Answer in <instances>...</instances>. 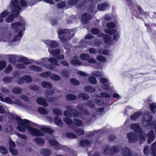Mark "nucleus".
<instances>
[{"label":"nucleus","mask_w":156,"mask_h":156,"mask_svg":"<svg viewBox=\"0 0 156 156\" xmlns=\"http://www.w3.org/2000/svg\"><path fill=\"white\" fill-rule=\"evenodd\" d=\"M5 114L9 119L16 120L18 124L17 129L21 132L25 131L27 129L30 135L34 136H41L44 135L45 133H52L54 132V129L47 126H40L26 119H23L15 114L10 113L8 108H5L4 106L0 105V114Z\"/></svg>","instance_id":"f257e3e1"},{"label":"nucleus","mask_w":156,"mask_h":156,"mask_svg":"<svg viewBox=\"0 0 156 156\" xmlns=\"http://www.w3.org/2000/svg\"><path fill=\"white\" fill-rule=\"evenodd\" d=\"M11 27L14 30L15 32L19 31L18 35H16L12 40V42H15L19 40L23 36V32L25 30V23L23 20H21L20 22H16L11 24Z\"/></svg>","instance_id":"f03ea898"},{"label":"nucleus","mask_w":156,"mask_h":156,"mask_svg":"<svg viewBox=\"0 0 156 156\" xmlns=\"http://www.w3.org/2000/svg\"><path fill=\"white\" fill-rule=\"evenodd\" d=\"M66 108L68 110H65L64 112V115L65 118L63 119L64 122L67 124H70L73 122L72 119H69L73 116L75 117H80L81 116L80 112H77L76 110L72 109V107L69 105H67Z\"/></svg>","instance_id":"7ed1b4c3"},{"label":"nucleus","mask_w":156,"mask_h":156,"mask_svg":"<svg viewBox=\"0 0 156 156\" xmlns=\"http://www.w3.org/2000/svg\"><path fill=\"white\" fill-rule=\"evenodd\" d=\"M10 6L12 8L13 14L9 15L6 19V21L8 23L12 22L14 16H17L19 14V11L21 10V7L19 5L18 0H11Z\"/></svg>","instance_id":"20e7f679"},{"label":"nucleus","mask_w":156,"mask_h":156,"mask_svg":"<svg viewBox=\"0 0 156 156\" xmlns=\"http://www.w3.org/2000/svg\"><path fill=\"white\" fill-rule=\"evenodd\" d=\"M121 148V146L120 145L114 146L112 147H111L107 145L104 147L103 153L104 155L106 156L108 154L113 155L118 152L120 151L119 150Z\"/></svg>","instance_id":"39448f33"},{"label":"nucleus","mask_w":156,"mask_h":156,"mask_svg":"<svg viewBox=\"0 0 156 156\" xmlns=\"http://www.w3.org/2000/svg\"><path fill=\"white\" fill-rule=\"evenodd\" d=\"M91 32L93 34H98V37H103L104 42L106 44L110 45L112 44V41L110 37L108 36L101 33H99V30L97 28H93L91 30Z\"/></svg>","instance_id":"423d86ee"},{"label":"nucleus","mask_w":156,"mask_h":156,"mask_svg":"<svg viewBox=\"0 0 156 156\" xmlns=\"http://www.w3.org/2000/svg\"><path fill=\"white\" fill-rule=\"evenodd\" d=\"M48 58H44L41 59L38 61L33 60H31V61L32 64H36L38 65L49 69L51 70H55V67L51 66L50 64L48 63Z\"/></svg>","instance_id":"0eeeda50"},{"label":"nucleus","mask_w":156,"mask_h":156,"mask_svg":"<svg viewBox=\"0 0 156 156\" xmlns=\"http://www.w3.org/2000/svg\"><path fill=\"white\" fill-rule=\"evenodd\" d=\"M68 34V35H71V37H73L74 35V32L72 29L70 30H68L67 29H62L60 28L58 29V35L59 38H60V41L62 42H65L66 41V40H63L62 37V35L66 34Z\"/></svg>","instance_id":"6e6552de"},{"label":"nucleus","mask_w":156,"mask_h":156,"mask_svg":"<svg viewBox=\"0 0 156 156\" xmlns=\"http://www.w3.org/2000/svg\"><path fill=\"white\" fill-rule=\"evenodd\" d=\"M150 148L151 150L150 151L147 146L145 147L143 150L144 154L146 155H148L150 154L152 156H156V141L152 144Z\"/></svg>","instance_id":"1a4fd4ad"},{"label":"nucleus","mask_w":156,"mask_h":156,"mask_svg":"<svg viewBox=\"0 0 156 156\" xmlns=\"http://www.w3.org/2000/svg\"><path fill=\"white\" fill-rule=\"evenodd\" d=\"M87 105L90 108V109L93 113H96L100 115L103 114V113L105 110L104 108H101L96 109L93 103V102L91 101H88Z\"/></svg>","instance_id":"9d476101"},{"label":"nucleus","mask_w":156,"mask_h":156,"mask_svg":"<svg viewBox=\"0 0 156 156\" xmlns=\"http://www.w3.org/2000/svg\"><path fill=\"white\" fill-rule=\"evenodd\" d=\"M144 118L142 120L143 125L145 126H148L150 124L153 117L151 113L147 112L144 116Z\"/></svg>","instance_id":"9b49d317"},{"label":"nucleus","mask_w":156,"mask_h":156,"mask_svg":"<svg viewBox=\"0 0 156 156\" xmlns=\"http://www.w3.org/2000/svg\"><path fill=\"white\" fill-rule=\"evenodd\" d=\"M48 51L51 54L54 56H57L56 58L58 60L63 59L64 58V56L63 55H58L61 53V51L59 49H52L51 48L48 49Z\"/></svg>","instance_id":"f8f14e48"},{"label":"nucleus","mask_w":156,"mask_h":156,"mask_svg":"<svg viewBox=\"0 0 156 156\" xmlns=\"http://www.w3.org/2000/svg\"><path fill=\"white\" fill-rule=\"evenodd\" d=\"M105 32L110 35H112L115 33L113 35V39L115 41H117L119 38L120 35L118 32H116V30L115 29H113L111 30L108 29H105L104 30Z\"/></svg>","instance_id":"ddd939ff"},{"label":"nucleus","mask_w":156,"mask_h":156,"mask_svg":"<svg viewBox=\"0 0 156 156\" xmlns=\"http://www.w3.org/2000/svg\"><path fill=\"white\" fill-rule=\"evenodd\" d=\"M44 42L47 46L49 47V48L53 49L54 48L58 47V43L55 41L45 40Z\"/></svg>","instance_id":"4468645a"},{"label":"nucleus","mask_w":156,"mask_h":156,"mask_svg":"<svg viewBox=\"0 0 156 156\" xmlns=\"http://www.w3.org/2000/svg\"><path fill=\"white\" fill-rule=\"evenodd\" d=\"M80 58L81 59L86 60L89 63H94L96 62V60L92 58H90V55L87 54H81L80 56Z\"/></svg>","instance_id":"2eb2a0df"},{"label":"nucleus","mask_w":156,"mask_h":156,"mask_svg":"<svg viewBox=\"0 0 156 156\" xmlns=\"http://www.w3.org/2000/svg\"><path fill=\"white\" fill-rule=\"evenodd\" d=\"M127 138L130 143H133L136 141L137 139L136 135L133 132H130L127 134Z\"/></svg>","instance_id":"dca6fc26"},{"label":"nucleus","mask_w":156,"mask_h":156,"mask_svg":"<svg viewBox=\"0 0 156 156\" xmlns=\"http://www.w3.org/2000/svg\"><path fill=\"white\" fill-rule=\"evenodd\" d=\"M49 144L56 149L62 148L63 146L59 144L55 139H50L49 141Z\"/></svg>","instance_id":"f3484780"},{"label":"nucleus","mask_w":156,"mask_h":156,"mask_svg":"<svg viewBox=\"0 0 156 156\" xmlns=\"http://www.w3.org/2000/svg\"><path fill=\"white\" fill-rule=\"evenodd\" d=\"M13 104L20 107H22L29 112H30L31 110H32V107L30 106H27L23 105L22 104L21 101L19 100H16L15 101L13 102Z\"/></svg>","instance_id":"a211bd4d"},{"label":"nucleus","mask_w":156,"mask_h":156,"mask_svg":"<svg viewBox=\"0 0 156 156\" xmlns=\"http://www.w3.org/2000/svg\"><path fill=\"white\" fill-rule=\"evenodd\" d=\"M55 92L54 90H51L50 91H46L44 94V97L46 98L47 100L50 102H52L53 101H57L58 100H59L57 98H53L51 97L50 98V99L48 98V96L54 94Z\"/></svg>","instance_id":"6ab92c4d"},{"label":"nucleus","mask_w":156,"mask_h":156,"mask_svg":"<svg viewBox=\"0 0 156 156\" xmlns=\"http://www.w3.org/2000/svg\"><path fill=\"white\" fill-rule=\"evenodd\" d=\"M5 57L7 59L9 62L14 66L16 64V59L19 56L15 55H5Z\"/></svg>","instance_id":"aec40b11"},{"label":"nucleus","mask_w":156,"mask_h":156,"mask_svg":"<svg viewBox=\"0 0 156 156\" xmlns=\"http://www.w3.org/2000/svg\"><path fill=\"white\" fill-rule=\"evenodd\" d=\"M82 22L83 24H87L88 21L91 19L92 16L89 13H84L82 15Z\"/></svg>","instance_id":"412c9836"},{"label":"nucleus","mask_w":156,"mask_h":156,"mask_svg":"<svg viewBox=\"0 0 156 156\" xmlns=\"http://www.w3.org/2000/svg\"><path fill=\"white\" fill-rule=\"evenodd\" d=\"M32 60L28 59L24 57H20L18 59L17 62L18 63L23 62L24 64L26 65L32 63Z\"/></svg>","instance_id":"4be33fe9"},{"label":"nucleus","mask_w":156,"mask_h":156,"mask_svg":"<svg viewBox=\"0 0 156 156\" xmlns=\"http://www.w3.org/2000/svg\"><path fill=\"white\" fill-rule=\"evenodd\" d=\"M130 128L137 133L141 132L142 131L140 126L136 124H131L130 125Z\"/></svg>","instance_id":"5701e85b"},{"label":"nucleus","mask_w":156,"mask_h":156,"mask_svg":"<svg viewBox=\"0 0 156 156\" xmlns=\"http://www.w3.org/2000/svg\"><path fill=\"white\" fill-rule=\"evenodd\" d=\"M154 135L153 131H150L147 134V142L149 144L151 143L154 140Z\"/></svg>","instance_id":"b1692460"},{"label":"nucleus","mask_w":156,"mask_h":156,"mask_svg":"<svg viewBox=\"0 0 156 156\" xmlns=\"http://www.w3.org/2000/svg\"><path fill=\"white\" fill-rule=\"evenodd\" d=\"M0 101L10 104H13V103L12 100L9 97H6L4 98L0 92Z\"/></svg>","instance_id":"393cba45"},{"label":"nucleus","mask_w":156,"mask_h":156,"mask_svg":"<svg viewBox=\"0 0 156 156\" xmlns=\"http://www.w3.org/2000/svg\"><path fill=\"white\" fill-rule=\"evenodd\" d=\"M71 64L74 66H80L82 64L79 60L78 58L76 56L75 57L73 58L72 59L70 62Z\"/></svg>","instance_id":"a878e982"},{"label":"nucleus","mask_w":156,"mask_h":156,"mask_svg":"<svg viewBox=\"0 0 156 156\" xmlns=\"http://www.w3.org/2000/svg\"><path fill=\"white\" fill-rule=\"evenodd\" d=\"M37 102L39 104L44 107H46L48 105L45 99L42 97L38 98L37 100Z\"/></svg>","instance_id":"bb28decb"},{"label":"nucleus","mask_w":156,"mask_h":156,"mask_svg":"<svg viewBox=\"0 0 156 156\" xmlns=\"http://www.w3.org/2000/svg\"><path fill=\"white\" fill-rule=\"evenodd\" d=\"M109 5L107 3H104L99 5L97 8L99 11H105L108 9Z\"/></svg>","instance_id":"cd10ccee"},{"label":"nucleus","mask_w":156,"mask_h":156,"mask_svg":"<svg viewBox=\"0 0 156 156\" xmlns=\"http://www.w3.org/2000/svg\"><path fill=\"white\" fill-rule=\"evenodd\" d=\"M108 83V84H102L101 85V87L102 89L105 90L109 91V92L110 93V91L113 90V87L112 86H109V85L111 84L110 83Z\"/></svg>","instance_id":"c85d7f7f"},{"label":"nucleus","mask_w":156,"mask_h":156,"mask_svg":"<svg viewBox=\"0 0 156 156\" xmlns=\"http://www.w3.org/2000/svg\"><path fill=\"white\" fill-rule=\"evenodd\" d=\"M127 5H129V8L131 9H134L135 7V0H126Z\"/></svg>","instance_id":"c756f323"},{"label":"nucleus","mask_w":156,"mask_h":156,"mask_svg":"<svg viewBox=\"0 0 156 156\" xmlns=\"http://www.w3.org/2000/svg\"><path fill=\"white\" fill-rule=\"evenodd\" d=\"M30 70L36 72H40L42 71V69L39 67L34 65H31L29 67Z\"/></svg>","instance_id":"7c9ffc66"},{"label":"nucleus","mask_w":156,"mask_h":156,"mask_svg":"<svg viewBox=\"0 0 156 156\" xmlns=\"http://www.w3.org/2000/svg\"><path fill=\"white\" fill-rule=\"evenodd\" d=\"M33 141L38 144L40 145H43L44 143V140L39 137H36L34 139Z\"/></svg>","instance_id":"2f4dec72"},{"label":"nucleus","mask_w":156,"mask_h":156,"mask_svg":"<svg viewBox=\"0 0 156 156\" xmlns=\"http://www.w3.org/2000/svg\"><path fill=\"white\" fill-rule=\"evenodd\" d=\"M92 143L90 140H83L80 143V145L82 146H90Z\"/></svg>","instance_id":"473e14b6"},{"label":"nucleus","mask_w":156,"mask_h":156,"mask_svg":"<svg viewBox=\"0 0 156 156\" xmlns=\"http://www.w3.org/2000/svg\"><path fill=\"white\" fill-rule=\"evenodd\" d=\"M77 96L80 100H86L89 98L88 95L84 93H81L79 94Z\"/></svg>","instance_id":"72a5a7b5"},{"label":"nucleus","mask_w":156,"mask_h":156,"mask_svg":"<svg viewBox=\"0 0 156 156\" xmlns=\"http://www.w3.org/2000/svg\"><path fill=\"white\" fill-rule=\"evenodd\" d=\"M52 111L53 114L57 116H60L62 114V112L61 110L58 108L53 109Z\"/></svg>","instance_id":"f704fd0d"},{"label":"nucleus","mask_w":156,"mask_h":156,"mask_svg":"<svg viewBox=\"0 0 156 156\" xmlns=\"http://www.w3.org/2000/svg\"><path fill=\"white\" fill-rule=\"evenodd\" d=\"M142 112L141 111L136 112L130 117V119L132 120H135L139 117L142 114Z\"/></svg>","instance_id":"c9c22d12"},{"label":"nucleus","mask_w":156,"mask_h":156,"mask_svg":"<svg viewBox=\"0 0 156 156\" xmlns=\"http://www.w3.org/2000/svg\"><path fill=\"white\" fill-rule=\"evenodd\" d=\"M54 122L55 123L57 126L62 127L63 125L62 122L60 118L58 117H54Z\"/></svg>","instance_id":"e433bc0d"},{"label":"nucleus","mask_w":156,"mask_h":156,"mask_svg":"<svg viewBox=\"0 0 156 156\" xmlns=\"http://www.w3.org/2000/svg\"><path fill=\"white\" fill-rule=\"evenodd\" d=\"M41 153L44 156H49L51 154V151L48 149H43L41 150Z\"/></svg>","instance_id":"4c0bfd02"},{"label":"nucleus","mask_w":156,"mask_h":156,"mask_svg":"<svg viewBox=\"0 0 156 156\" xmlns=\"http://www.w3.org/2000/svg\"><path fill=\"white\" fill-rule=\"evenodd\" d=\"M92 37V36L91 34H88L85 37V39L83 40H81L80 41L81 43L82 44V45H81L80 47H85L84 46V45H85L87 43L85 42V40L86 39H90Z\"/></svg>","instance_id":"58836bf2"},{"label":"nucleus","mask_w":156,"mask_h":156,"mask_svg":"<svg viewBox=\"0 0 156 156\" xmlns=\"http://www.w3.org/2000/svg\"><path fill=\"white\" fill-rule=\"evenodd\" d=\"M48 60L52 64L57 66L59 65L58 61L55 58H49Z\"/></svg>","instance_id":"ea45409f"},{"label":"nucleus","mask_w":156,"mask_h":156,"mask_svg":"<svg viewBox=\"0 0 156 156\" xmlns=\"http://www.w3.org/2000/svg\"><path fill=\"white\" fill-rule=\"evenodd\" d=\"M84 90L87 92L93 93L95 91V89L94 88L91 86H87L84 88Z\"/></svg>","instance_id":"a19ab883"},{"label":"nucleus","mask_w":156,"mask_h":156,"mask_svg":"<svg viewBox=\"0 0 156 156\" xmlns=\"http://www.w3.org/2000/svg\"><path fill=\"white\" fill-rule=\"evenodd\" d=\"M139 134V140L140 143H142V142H144L145 141V137L144 134V132H143L142 131L141 132L139 133H138Z\"/></svg>","instance_id":"79ce46f5"},{"label":"nucleus","mask_w":156,"mask_h":156,"mask_svg":"<svg viewBox=\"0 0 156 156\" xmlns=\"http://www.w3.org/2000/svg\"><path fill=\"white\" fill-rule=\"evenodd\" d=\"M98 52L100 54H103L107 56L111 55L110 52L107 50H102L101 49H99L98 51Z\"/></svg>","instance_id":"37998d69"},{"label":"nucleus","mask_w":156,"mask_h":156,"mask_svg":"<svg viewBox=\"0 0 156 156\" xmlns=\"http://www.w3.org/2000/svg\"><path fill=\"white\" fill-rule=\"evenodd\" d=\"M41 85L44 88H50L52 87V85L49 82L46 81L42 82Z\"/></svg>","instance_id":"c03bdc74"},{"label":"nucleus","mask_w":156,"mask_h":156,"mask_svg":"<svg viewBox=\"0 0 156 156\" xmlns=\"http://www.w3.org/2000/svg\"><path fill=\"white\" fill-rule=\"evenodd\" d=\"M91 74V75L97 77H102L103 76V73L97 71L92 72Z\"/></svg>","instance_id":"a18cd8bd"},{"label":"nucleus","mask_w":156,"mask_h":156,"mask_svg":"<svg viewBox=\"0 0 156 156\" xmlns=\"http://www.w3.org/2000/svg\"><path fill=\"white\" fill-rule=\"evenodd\" d=\"M50 78L54 81H56L60 80L61 79V77L59 75L53 74H51Z\"/></svg>","instance_id":"49530a36"},{"label":"nucleus","mask_w":156,"mask_h":156,"mask_svg":"<svg viewBox=\"0 0 156 156\" xmlns=\"http://www.w3.org/2000/svg\"><path fill=\"white\" fill-rule=\"evenodd\" d=\"M12 91L14 94H18L21 93L22 89L18 87H15L13 88Z\"/></svg>","instance_id":"de8ad7c7"},{"label":"nucleus","mask_w":156,"mask_h":156,"mask_svg":"<svg viewBox=\"0 0 156 156\" xmlns=\"http://www.w3.org/2000/svg\"><path fill=\"white\" fill-rule=\"evenodd\" d=\"M51 73L50 72H46L40 74V76L44 78H47L51 76Z\"/></svg>","instance_id":"09e8293b"},{"label":"nucleus","mask_w":156,"mask_h":156,"mask_svg":"<svg viewBox=\"0 0 156 156\" xmlns=\"http://www.w3.org/2000/svg\"><path fill=\"white\" fill-rule=\"evenodd\" d=\"M151 112L153 113H156V103H152L149 105Z\"/></svg>","instance_id":"8fccbe9b"},{"label":"nucleus","mask_w":156,"mask_h":156,"mask_svg":"<svg viewBox=\"0 0 156 156\" xmlns=\"http://www.w3.org/2000/svg\"><path fill=\"white\" fill-rule=\"evenodd\" d=\"M3 80L5 83H10L13 81V78L12 77L6 76L3 78Z\"/></svg>","instance_id":"3c124183"},{"label":"nucleus","mask_w":156,"mask_h":156,"mask_svg":"<svg viewBox=\"0 0 156 156\" xmlns=\"http://www.w3.org/2000/svg\"><path fill=\"white\" fill-rule=\"evenodd\" d=\"M97 59L99 61L105 62L107 61L106 58L104 56L101 55H98L96 57Z\"/></svg>","instance_id":"603ef678"},{"label":"nucleus","mask_w":156,"mask_h":156,"mask_svg":"<svg viewBox=\"0 0 156 156\" xmlns=\"http://www.w3.org/2000/svg\"><path fill=\"white\" fill-rule=\"evenodd\" d=\"M83 115L85 116H87L88 118L90 117L91 116L92 117L94 118L95 116V115L92 114V115H90L89 114V112L87 110H84L82 112Z\"/></svg>","instance_id":"864d4df0"},{"label":"nucleus","mask_w":156,"mask_h":156,"mask_svg":"<svg viewBox=\"0 0 156 156\" xmlns=\"http://www.w3.org/2000/svg\"><path fill=\"white\" fill-rule=\"evenodd\" d=\"M66 136L68 138L73 139L76 137L77 135L73 133H68L66 134Z\"/></svg>","instance_id":"5fc2aeb1"},{"label":"nucleus","mask_w":156,"mask_h":156,"mask_svg":"<svg viewBox=\"0 0 156 156\" xmlns=\"http://www.w3.org/2000/svg\"><path fill=\"white\" fill-rule=\"evenodd\" d=\"M103 132L102 130H99L98 131H91L89 133V136H93L94 135L96 136L98 135L99 136L100 134L102 133Z\"/></svg>","instance_id":"6e6d98bb"},{"label":"nucleus","mask_w":156,"mask_h":156,"mask_svg":"<svg viewBox=\"0 0 156 156\" xmlns=\"http://www.w3.org/2000/svg\"><path fill=\"white\" fill-rule=\"evenodd\" d=\"M23 79L24 82L28 83L32 81V78L28 75H25L23 76Z\"/></svg>","instance_id":"4d7b16f0"},{"label":"nucleus","mask_w":156,"mask_h":156,"mask_svg":"<svg viewBox=\"0 0 156 156\" xmlns=\"http://www.w3.org/2000/svg\"><path fill=\"white\" fill-rule=\"evenodd\" d=\"M29 2L28 1L27 4V2L26 1L24 0H20V5L22 7H23L24 8H26L27 5H29Z\"/></svg>","instance_id":"13d9d810"},{"label":"nucleus","mask_w":156,"mask_h":156,"mask_svg":"<svg viewBox=\"0 0 156 156\" xmlns=\"http://www.w3.org/2000/svg\"><path fill=\"white\" fill-rule=\"evenodd\" d=\"M0 151L3 154H7L8 151V149L3 146H0Z\"/></svg>","instance_id":"bf43d9fd"},{"label":"nucleus","mask_w":156,"mask_h":156,"mask_svg":"<svg viewBox=\"0 0 156 156\" xmlns=\"http://www.w3.org/2000/svg\"><path fill=\"white\" fill-rule=\"evenodd\" d=\"M38 111L40 113L46 115L48 113V112L44 108L42 107H40L38 108Z\"/></svg>","instance_id":"052dcab7"},{"label":"nucleus","mask_w":156,"mask_h":156,"mask_svg":"<svg viewBox=\"0 0 156 156\" xmlns=\"http://www.w3.org/2000/svg\"><path fill=\"white\" fill-rule=\"evenodd\" d=\"M75 132L78 135H81L83 134L84 132L82 129L76 128L74 129Z\"/></svg>","instance_id":"680f3d73"},{"label":"nucleus","mask_w":156,"mask_h":156,"mask_svg":"<svg viewBox=\"0 0 156 156\" xmlns=\"http://www.w3.org/2000/svg\"><path fill=\"white\" fill-rule=\"evenodd\" d=\"M107 27L109 29V30H111L110 29H112L115 27V24L112 22H108L106 24Z\"/></svg>","instance_id":"e2e57ef3"},{"label":"nucleus","mask_w":156,"mask_h":156,"mask_svg":"<svg viewBox=\"0 0 156 156\" xmlns=\"http://www.w3.org/2000/svg\"><path fill=\"white\" fill-rule=\"evenodd\" d=\"M76 97L73 94H68L66 96V98L69 100H73L76 98Z\"/></svg>","instance_id":"0e129e2a"},{"label":"nucleus","mask_w":156,"mask_h":156,"mask_svg":"<svg viewBox=\"0 0 156 156\" xmlns=\"http://www.w3.org/2000/svg\"><path fill=\"white\" fill-rule=\"evenodd\" d=\"M70 83L75 86H78L80 84L79 82L76 79H72L70 80Z\"/></svg>","instance_id":"69168bd1"},{"label":"nucleus","mask_w":156,"mask_h":156,"mask_svg":"<svg viewBox=\"0 0 156 156\" xmlns=\"http://www.w3.org/2000/svg\"><path fill=\"white\" fill-rule=\"evenodd\" d=\"M74 122L75 124L78 126H80L82 125V121L78 119H75L74 120Z\"/></svg>","instance_id":"338daca9"},{"label":"nucleus","mask_w":156,"mask_h":156,"mask_svg":"<svg viewBox=\"0 0 156 156\" xmlns=\"http://www.w3.org/2000/svg\"><path fill=\"white\" fill-rule=\"evenodd\" d=\"M88 80L90 82L93 84H96L97 82L96 78L92 76L89 77Z\"/></svg>","instance_id":"774afa93"}]
</instances>
